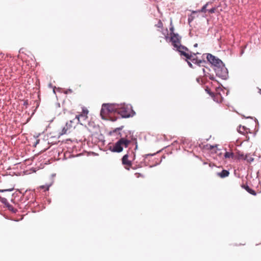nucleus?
<instances>
[{
    "instance_id": "a211bd4d",
    "label": "nucleus",
    "mask_w": 261,
    "mask_h": 261,
    "mask_svg": "<svg viewBox=\"0 0 261 261\" xmlns=\"http://www.w3.org/2000/svg\"><path fill=\"white\" fill-rule=\"evenodd\" d=\"M207 5H208V3L206 4L205 5H204L202 7L201 9L199 11V12H205L206 11V8Z\"/></svg>"
},
{
    "instance_id": "9d476101",
    "label": "nucleus",
    "mask_w": 261,
    "mask_h": 261,
    "mask_svg": "<svg viewBox=\"0 0 261 261\" xmlns=\"http://www.w3.org/2000/svg\"><path fill=\"white\" fill-rule=\"evenodd\" d=\"M73 127L72 121L67 122L65 126L63 127L61 132L60 133V135H63L69 133Z\"/></svg>"
},
{
    "instance_id": "aec40b11",
    "label": "nucleus",
    "mask_w": 261,
    "mask_h": 261,
    "mask_svg": "<svg viewBox=\"0 0 261 261\" xmlns=\"http://www.w3.org/2000/svg\"><path fill=\"white\" fill-rule=\"evenodd\" d=\"M216 10V8H212V9L208 10V11L210 13H214L215 12Z\"/></svg>"
},
{
    "instance_id": "4468645a",
    "label": "nucleus",
    "mask_w": 261,
    "mask_h": 261,
    "mask_svg": "<svg viewBox=\"0 0 261 261\" xmlns=\"http://www.w3.org/2000/svg\"><path fill=\"white\" fill-rule=\"evenodd\" d=\"M242 187L244 188L248 193L252 195L255 196L256 195V192L249 188L247 185H243Z\"/></svg>"
},
{
    "instance_id": "f257e3e1",
    "label": "nucleus",
    "mask_w": 261,
    "mask_h": 261,
    "mask_svg": "<svg viewBox=\"0 0 261 261\" xmlns=\"http://www.w3.org/2000/svg\"><path fill=\"white\" fill-rule=\"evenodd\" d=\"M175 48H176V50L180 53L181 56H182L186 58V61L190 67L193 68V65L192 63L188 61V60L191 61L193 63L197 64L198 65H200V63H202V61H198L197 59L194 58L193 56L188 53L189 50L186 47L180 45Z\"/></svg>"
},
{
    "instance_id": "5701e85b",
    "label": "nucleus",
    "mask_w": 261,
    "mask_h": 261,
    "mask_svg": "<svg viewBox=\"0 0 261 261\" xmlns=\"http://www.w3.org/2000/svg\"><path fill=\"white\" fill-rule=\"evenodd\" d=\"M39 142V139H37L35 143V146H36L37 145V144H38Z\"/></svg>"
},
{
    "instance_id": "6e6552de",
    "label": "nucleus",
    "mask_w": 261,
    "mask_h": 261,
    "mask_svg": "<svg viewBox=\"0 0 261 261\" xmlns=\"http://www.w3.org/2000/svg\"><path fill=\"white\" fill-rule=\"evenodd\" d=\"M170 41L172 42L173 46L175 48L181 45V37L178 34L172 33L170 36Z\"/></svg>"
},
{
    "instance_id": "423d86ee",
    "label": "nucleus",
    "mask_w": 261,
    "mask_h": 261,
    "mask_svg": "<svg viewBox=\"0 0 261 261\" xmlns=\"http://www.w3.org/2000/svg\"><path fill=\"white\" fill-rule=\"evenodd\" d=\"M215 71L219 77L222 79H225L227 75V69L222 63V65L214 68Z\"/></svg>"
},
{
    "instance_id": "0eeeda50",
    "label": "nucleus",
    "mask_w": 261,
    "mask_h": 261,
    "mask_svg": "<svg viewBox=\"0 0 261 261\" xmlns=\"http://www.w3.org/2000/svg\"><path fill=\"white\" fill-rule=\"evenodd\" d=\"M207 59L212 64H213L215 68L220 67L222 65V62L220 59L216 58L215 56L212 54H208L207 55Z\"/></svg>"
},
{
    "instance_id": "412c9836",
    "label": "nucleus",
    "mask_w": 261,
    "mask_h": 261,
    "mask_svg": "<svg viewBox=\"0 0 261 261\" xmlns=\"http://www.w3.org/2000/svg\"><path fill=\"white\" fill-rule=\"evenodd\" d=\"M170 36L171 35V34L172 33H174V27L173 26H172L170 28Z\"/></svg>"
},
{
    "instance_id": "2eb2a0df",
    "label": "nucleus",
    "mask_w": 261,
    "mask_h": 261,
    "mask_svg": "<svg viewBox=\"0 0 261 261\" xmlns=\"http://www.w3.org/2000/svg\"><path fill=\"white\" fill-rule=\"evenodd\" d=\"M233 153L231 152H226L224 154V156L226 158H230L233 157Z\"/></svg>"
},
{
    "instance_id": "39448f33",
    "label": "nucleus",
    "mask_w": 261,
    "mask_h": 261,
    "mask_svg": "<svg viewBox=\"0 0 261 261\" xmlns=\"http://www.w3.org/2000/svg\"><path fill=\"white\" fill-rule=\"evenodd\" d=\"M88 110L85 107H82V112L80 114L76 115L75 118L82 124L81 121H85L88 119Z\"/></svg>"
},
{
    "instance_id": "cd10ccee",
    "label": "nucleus",
    "mask_w": 261,
    "mask_h": 261,
    "mask_svg": "<svg viewBox=\"0 0 261 261\" xmlns=\"http://www.w3.org/2000/svg\"><path fill=\"white\" fill-rule=\"evenodd\" d=\"M188 20H189V22H190V21H191V20H192V19H191V20H190V18H188Z\"/></svg>"
},
{
    "instance_id": "393cba45",
    "label": "nucleus",
    "mask_w": 261,
    "mask_h": 261,
    "mask_svg": "<svg viewBox=\"0 0 261 261\" xmlns=\"http://www.w3.org/2000/svg\"><path fill=\"white\" fill-rule=\"evenodd\" d=\"M122 127H123V126H121V127H119V128H117L115 130V131H116L117 129H118V130L121 129Z\"/></svg>"
},
{
    "instance_id": "20e7f679",
    "label": "nucleus",
    "mask_w": 261,
    "mask_h": 261,
    "mask_svg": "<svg viewBox=\"0 0 261 261\" xmlns=\"http://www.w3.org/2000/svg\"><path fill=\"white\" fill-rule=\"evenodd\" d=\"M130 143V141L122 138L115 144L111 150L113 152H121L123 150V147H127Z\"/></svg>"
},
{
    "instance_id": "4be33fe9",
    "label": "nucleus",
    "mask_w": 261,
    "mask_h": 261,
    "mask_svg": "<svg viewBox=\"0 0 261 261\" xmlns=\"http://www.w3.org/2000/svg\"><path fill=\"white\" fill-rule=\"evenodd\" d=\"M239 158L240 159H242L243 160V158H245V155H244L243 154H239Z\"/></svg>"
},
{
    "instance_id": "ddd939ff",
    "label": "nucleus",
    "mask_w": 261,
    "mask_h": 261,
    "mask_svg": "<svg viewBox=\"0 0 261 261\" xmlns=\"http://www.w3.org/2000/svg\"><path fill=\"white\" fill-rule=\"evenodd\" d=\"M229 174V171L226 170H223L221 172H218L217 173V175L221 178H225L227 177Z\"/></svg>"
},
{
    "instance_id": "f03ea898",
    "label": "nucleus",
    "mask_w": 261,
    "mask_h": 261,
    "mask_svg": "<svg viewBox=\"0 0 261 261\" xmlns=\"http://www.w3.org/2000/svg\"><path fill=\"white\" fill-rule=\"evenodd\" d=\"M118 105L116 104H103L100 111V115L102 118L111 113L118 112Z\"/></svg>"
},
{
    "instance_id": "1a4fd4ad",
    "label": "nucleus",
    "mask_w": 261,
    "mask_h": 261,
    "mask_svg": "<svg viewBox=\"0 0 261 261\" xmlns=\"http://www.w3.org/2000/svg\"><path fill=\"white\" fill-rule=\"evenodd\" d=\"M155 26L159 29L158 31L162 32V34L165 36V39L167 40L168 39V30L167 28H163V24L161 20H159L158 23L155 24Z\"/></svg>"
},
{
    "instance_id": "dca6fc26",
    "label": "nucleus",
    "mask_w": 261,
    "mask_h": 261,
    "mask_svg": "<svg viewBox=\"0 0 261 261\" xmlns=\"http://www.w3.org/2000/svg\"><path fill=\"white\" fill-rule=\"evenodd\" d=\"M0 201L5 204H9L7 199L6 198L0 196Z\"/></svg>"
},
{
    "instance_id": "9b49d317",
    "label": "nucleus",
    "mask_w": 261,
    "mask_h": 261,
    "mask_svg": "<svg viewBox=\"0 0 261 261\" xmlns=\"http://www.w3.org/2000/svg\"><path fill=\"white\" fill-rule=\"evenodd\" d=\"M122 164L125 165V168L129 170V168L132 166V162L128 160V155L127 154H125L122 159Z\"/></svg>"
},
{
    "instance_id": "6ab92c4d",
    "label": "nucleus",
    "mask_w": 261,
    "mask_h": 261,
    "mask_svg": "<svg viewBox=\"0 0 261 261\" xmlns=\"http://www.w3.org/2000/svg\"><path fill=\"white\" fill-rule=\"evenodd\" d=\"M135 176H136V177L137 178L144 177V175L140 173H136L135 174Z\"/></svg>"
},
{
    "instance_id": "a878e982",
    "label": "nucleus",
    "mask_w": 261,
    "mask_h": 261,
    "mask_svg": "<svg viewBox=\"0 0 261 261\" xmlns=\"http://www.w3.org/2000/svg\"><path fill=\"white\" fill-rule=\"evenodd\" d=\"M7 191V190H0V192H3L4 191Z\"/></svg>"
},
{
    "instance_id": "7ed1b4c3",
    "label": "nucleus",
    "mask_w": 261,
    "mask_h": 261,
    "mask_svg": "<svg viewBox=\"0 0 261 261\" xmlns=\"http://www.w3.org/2000/svg\"><path fill=\"white\" fill-rule=\"evenodd\" d=\"M117 113L124 118L133 117L135 114V111L132 109L130 106L124 105H119Z\"/></svg>"
},
{
    "instance_id": "f3484780",
    "label": "nucleus",
    "mask_w": 261,
    "mask_h": 261,
    "mask_svg": "<svg viewBox=\"0 0 261 261\" xmlns=\"http://www.w3.org/2000/svg\"><path fill=\"white\" fill-rule=\"evenodd\" d=\"M243 160H247L248 162H251L254 160V159L251 156H248L247 155H246L245 158H243Z\"/></svg>"
},
{
    "instance_id": "bb28decb",
    "label": "nucleus",
    "mask_w": 261,
    "mask_h": 261,
    "mask_svg": "<svg viewBox=\"0 0 261 261\" xmlns=\"http://www.w3.org/2000/svg\"><path fill=\"white\" fill-rule=\"evenodd\" d=\"M259 93L260 94H261V89H259Z\"/></svg>"
},
{
    "instance_id": "c85d7f7f",
    "label": "nucleus",
    "mask_w": 261,
    "mask_h": 261,
    "mask_svg": "<svg viewBox=\"0 0 261 261\" xmlns=\"http://www.w3.org/2000/svg\"><path fill=\"white\" fill-rule=\"evenodd\" d=\"M197 44H196L194 46H197Z\"/></svg>"
},
{
    "instance_id": "f8f14e48",
    "label": "nucleus",
    "mask_w": 261,
    "mask_h": 261,
    "mask_svg": "<svg viewBox=\"0 0 261 261\" xmlns=\"http://www.w3.org/2000/svg\"><path fill=\"white\" fill-rule=\"evenodd\" d=\"M238 132L240 134L245 135L248 134L250 132V129L245 126L240 125L238 129Z\"/></svg>"
},
{
    "instance_id": "b1692460",
    "label": "nucleus",
    "mask_w": 261,
    "mask_h": 261,
    "mask_svg": "<svg viewBox=\"0 0 261 261\" xmlns=\"http://www.w3.org/2000/svg\"><path fill=\"white\" fill-rule=\"evenodd\" d=\"M209 166L210 167H213V166H214V165L212 164V163H209Z\"/></svg>"
}]
</instances>
